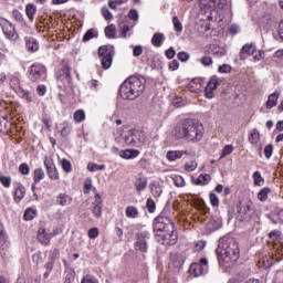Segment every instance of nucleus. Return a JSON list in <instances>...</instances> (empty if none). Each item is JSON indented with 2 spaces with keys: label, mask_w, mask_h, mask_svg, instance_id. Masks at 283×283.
Segmentation results:
<instances>
[{
  "label": "nucleus",
  "mask_w": 283,
  "mask_h": 283,
  "mask_svg": "<svg viewBox=\"0 0 283 283\" xmlns=\"http://www.w3.org/2000/svg\"><path fill=\"white\" fill-rule=\"evenodd\" d=\"M154 233L157 242L164 244L165 247H174L178 242V232L176 231V226L169 217L159 216L155 218Z\"/></svg>",
  "instance_id": "1"
},
{
  "label": "nucleus",
  "mask_w": 283,
  "mask_h": 283,
  "mask_svg": "<svg viewBox=\"0 0 283 283\" xmlns=\"http://www.w3.org/2000/svg\"><path fill=\"white\" fill-rule=\"evenodd\" d=\"M217 254L221 266L235 264V261L240 260V245L235 238L226 235L219 239Z\"/></svg>",
  "instance_id": "2"
},
{
  "label": "nucleus",
  "mask_w": 283,
  "mask_h": 283,
  "mask_svg": "<svg viewBox=\"0 0 283 283\" xmlns=\"http://www.w3.org/2000/svg\"><path fill=\"white\" fill-rule=\"evenodd\" d=\"M172 136L178 139L184 138L188 143H200L205 136V126L191 119H184L176 125Z\"/></svg>",
  "instance_id": "3"
},
{
  "label": "nucleus",
  "mask_w": 283,
  "mask_h": 283,
  "mask_svg": "<svg viewBox=\"0 0 283 283\" xmlns=\"http://www.w3.org/2000/svg\"><path fill=\"white\" fill-rule=\"evenodd\" d=\"M147 80L140 75L130 76L126 80L119 90L122 98L126 101H136L145 92Z\"/></svg>",
  "instance_id": "4"
},
{
  "label": "nucleus",
  "mask_w": 283,
  "mask_h": 283,
  "mask_svg": "<svg viewBox=\"0 0 283 283\" xmlns=\"http://www.w3.org/2000/svg\"><path fill=\"white\" fill-rule=\"evenodd\" d=\"M45 78V66L41 64H32L29 70V80L32 83H39Z\"/></svg>",
  "instance_id": "5"
},
{
  "label": "nucleus",
  "mask_w": 283,
  "mask_h": 283,
  "mask_svg": "<svg viewBox=\"0 0 283 283\" xmlns=\"http://www.w3.org/2000/svg\"><path fill=\"white\" fill-rule=\"evenodd\" d=\"M207 271H209V260L207 259H201L200 263H192L189 269V273L193 277H200Z\"/></svg>",
  "instance_id": "6"
},
{
  "label": "nucleus",
  "mask_w": 283,
  "mask_h": 283,
  "mask_svg": "<svg viewBox=\"0 0 283 283\" xmlns=\"http://www.w3.org/2000/svg\"><path fill=\"white\" fill-rule=\"evenodd\" d=\"M240 54H248L249 56H253V61H262L264 59V51H258L255 44L253 43L243 45Z\"/></svg>",
  "instance_id": "7"
},
{
  "label": "nucleus",
  "mask_w": 283,
  "mask_h": 283,
  "mask_svg": "<svg viewBox=\"0 0 283 283\" xmlns=\"http://www.w3.org/2000/svg\"><path fill=\"white\" fill-rule=\"evenodd\" d=\"M1 28L6 39H9V41H17L19 39V33L17 32L14 24H12L10 21L4 20L1 23Z\"/></svg>",
  "instance_id": "8"
},
{
  "label": "nucleus",
  "mask_w": 283,
  "mask_h": 283,
  "mask_svg": "<svg viewBox=\"0 0 283 283\" xmlns=\"http://www.w3.org/2000/svg\"><path fill=\"white\" fill-rule=\"evenodd\" d=\"M147 240H149V232H139L136 235L135 250L142 253H147Z\"/></svg>",
  "instance_id": "9"
},
{
  "label": "nucleus",
  "mask_w": 283,
  "mask_h": 283,
  "mask_svg": "<svg viewBox=\"0 0 283 283\" xmlns=\"http://www.w3.org/2000/svg\"><path fill=\"white\" fill-rule=\"evenodd\" d=\"M44 167L48 171V176L51 180H59V170L56 169V166L54 163L50 161L48 158L44 159Z\"/></svg>",
  "instance_id": "10"
},
{
  "label": "nucleus",
  "mask_w": 283,
  "mask_h": 283,
  "mask_svg": "<svg viewBox=\"0 0 283 283\" xmlns=\"http://www.w3.org/2000/svg\"><path fill=\"white\" fill-rule=\"evenodd\" d=\"M238 213L241 217V220H251V205L249 203H239L237 206Z\"/></svg>",
  "instance_id": "11"
},
{
  "label": "nucleus",
  "mask_w": 283,
  "mask_h": 283,
  "mask_svg": "<svg viewBox=\"0 0 283 283\" xmlns=\"http://www.w3.org/2000/svg\"><path fill=\"white\" fill-rule=\"evenodd\" d=\"M93 214L95 218H101L103 216V198L98 192L95 193V200L93 201Z\"/></svg>",
  "instance_id": "12"
},
{
  "label": "nucleus",
  "mask_w": 283,
  "mask_h": 283,
  "mask_svg": "<svg viewBox=\"0 0 283 283\" xmlns=\"http://www.w3.org/2000/svg\"><path fill=\"white\" fill-rule=\"evenodd\" d=\"M52 240V234L45 230V228H39L38 230V242H41L43 247H48Z\"/></svg>",
  "instance_id": "13"
},
{
  "label": "nucleus",
  "mask_w": 283,
  "mask_h": 283,
  "mask_svg": "<svg viewBox=\"0 0 283 283\" xmlns=\"http://www.w3.org/2000/svg\"><path fill=\"white\" fill-rule=\"evenodd\" d=\"M136 134L137 130H127L123 134V140L126 145H130L132 147H136Z\"/></svg>",
  "instance_id": "14"
},
{
  "label": "nucleus",
  "mask_w": 283,
  "mask_h": 283,
  "mask_svg": "<svg viewBox=\"0 0 283 283\" xmlns=\"http://www.w3.org/2000/svg\"><path fill=\"white\" fill-rule=\"evenodd\" d=\"M182 156H189V150H169L166 155L167 160L174 163V160H179Z\"/></svg>",
  "instance_id": "15"
},
{
  "label": "nucleus",
  "mask_w": 283,
  "mask_h": 283,
  "mask_svg": "<svg viewBox=\"0 0 283 283\" xmlns=\"http://www.w3.org/2000/svg\"><path fill=\"white\" fill-rule=\"evenodd\" d=\"M120 158L124 160H134V158H138L140 156V150L138 149H125L119 151Z\"/></svg>",
  "instance_id": "16"
},
{
  "label": "nucleus",
  "mask_w": 283,
  "mask_h": 283,
  "mask_svg": "<svg viewBox=\"0 0 283 283\" xmlns=\"http://www.w3.org/2000/svg\"><path fill=\"white\" fill-rule=\"evenodd\" d=\"M56 205H60V207H67V205H72V197L67 193H59L55 198Z\"/></svg>",
  "instance_id": "17"
},
{
  "label": "nucleus",
  "mask_w": 283,
  "mask_h": 283,
  "mask_svg": "<svg viewBox=\"0 0 283 283\" xmlns=\"http://www.w3.org/2000/svg\"><path fill=\"white\" fill-rule=\"evenodd\" d=\"M23 198H25V187L19 184L18 187L15 188L13 200L14 202H20L21 200H23Z\"/></svg>",
  "instance_id": "18"
},
{
  "label": "nucleus",
  "mask_w": 283,
  "mask_h": 283,
  "mask_svg": "<svg viewBox=\"0 0 283 283\" xmlns=\"http://www.w3.org/2000/svg\"><path fill=\"white\" fill-rule=\"evenodd\" d=\"M280 98V93L275 92L269 95L268 101L265 103L268 109H273L275 105H277V101Z\"/></svg>",
  "instance_id": "19"
},
{
  "label": "nucleus",
  "mask_w": 283,
  "mask_h": 283,
  "mask_svg": "<svg viewBox=\"0 0 283 283\" xmlns=\"http://www.w3.org/2000/svg\"><path fill=\"white\" fill-rule=\"evenodd\" d=\"M199 8L205 12L208 10H213V8H216V0H200Z\"/></svg>",
  "instance_id": "20"
},
{
  "label": "nucleus",
  "mask_w": 283,
  "mask_h": 283,
  "mask_svg": "<svg viewBox=\"0 0 283 283\" xmlns=\"http://www.w3.org/2000/svg\"><path fill=\"white\" fill-rule=\"evenodd\" d=\"M45 179V171L43 170V168H36L33 171V182L35 185H39V182H41V180Z\"/></svg>",
  "instance_id": "21"
},
{
  "label": "nucleus",
  "mask_w": 283,
  "mask_h": 283,
  "mask_svg": "<svg viewBox=\"0 0 283 283\" xmlns=\"http://www.w3.org/2000/svg\"><path fill=\"white\" fill-rule=\"evenodd\" d=\"M119 31L123 39H127V36H132V28L126 22L119 23Z\"/></svg>",
  "instance_id": "22"
},
{
  "label": "nucleus",
  "mask_w": 283,
  "mask_h": 283,
  "mask_svg": "<svg viewBox=\"0 0 283 283\" xmlns=\"http://www.w3.org/2000/svg\"><path fill=\"white\" fill-rule=\"evenodd\" d=\"M70 67L69 66H65L64 69L60 70L57 73H56V78L59 81H70Z\"/></svg>",
  "instance_id": "23"
},
{
  "label": "nucleus",
  "mask_w": 283,
  "mask_h": 283,
  "mask_svg": "<svg viewBox=\"0 0 283 283\" xmlns=\"http://www.w3.org/2000/svg\"><path fill=\"white\" fill-rule=\"evenodd\" d=\"M25 45H27V50H29V52H38L39 51V42L34 38H29L27 40Z\"/></svg>",
  "instance_id": "24"
},
{
  "label": "nucleus",
  "mask_w": 283,
  "mask_h": 283,
  "mask_svg": "<svg viewBox=\"0 0 283 283\" xmlns=\"http://www.w3.org/2000/svg\"><path fill=\"white\" fill-rule=\"evenodd\" d=\"M113 61H114V56L112 55V53H107L102 57V67L104 70H109L112 67Z\"/></svg>",
  "instance_id": "25"
},
{
  "label": "nucleus",
  "mask_w": 283,
  "mask_h": 283,
  "mask_svg": "<svg viewBox=\"0 0 283 283\" xmlns=\"http://www.w3.org/2000/svg\"><path fill=\"white\" fill-rule=\"evenodd\" d=\"M269 193H271V188L269 187L262 188L258 192L256 198L258 200H260V202H266V200H269Z\"/></svg>",
  "instance_id": "26"
},
{
  "label": "nucleus",
  "mask_w": 283,
  "mask_h": 283,
  "mask_svg": "<svg viewBox=\"0 0 283 283\" xmlns=\"http://www.w3.org/2000/svg\"><path fill=\"white\" fill-rule=\"evenodd\" d=\"M25 14L30 21H34V14H36V6L34 3L27 4Z\"/></svg>",
  "instance_id": "27"
},
{
  "label": "nucleus",
  "mask_w": 283,
  "mask_h": 283,
  "mask_svg": "<svg viewBox=\"0 0 283 283\" xmlns=\"http://www.w3.org/2000/svg\"><path fill=\"white\" fill-rule=\"evenodd\" d=\"M164 41H165V34L163 33H155L151 38V44L154 45V48H160Z\"/></svg>",
  "instance_id": "28"
},
{
  "label": "nucleus",
  "mask_w": 283,
  "mask_h": 283,
  "mask_svg": "<svg viewBox=\"0 0 283 283\" xmlns=\"http://www.w3.org/2000/svg\"><path fill=\"white\" fill-rule=\"evenodd\" d=\"M135 189L137 191H145L147 189V179L145 177H139L135 181Z\"/></svg>",
  "instance_id": "29"
},
{
  "label": "nucleus",
  "mask_w": 283,
  "mask_h": 283,
  "mask_svg": "<svg viewBox=\"0 0 283 283\" xmlns=\"http://www.w3.org/2000/svg\"><path fill=\"white\" fill-rule=\"evenodd\" d=\"M211 182V175L209 174H202L198 177L196 185H209Z\"/></svg>",
  "instance_id": "30"
},
{
  "label": "nucleus",
  "mask_w": 283,
  "mask_h": 283,
  "mask_svg": "<svg viewBox=\"0 0 283 283\" xmlns=\"http://www.w3.org/2000/svg\"><path fill=\"white\" fill-rule=\"evenodd\" d=\"M105 36L107 39H116V25L109 24L105 28Z\"/></svg>",
  "instance_id": "31"
},
{
  "label": "nucleus",
  "mask_w": 283,
  "mask_h": 283,
  "mask_svg": "<svg viewBox=\"0 0 283 283\" xmlns=\"http://www.w3.org/2000/svg\"><path fill=\"white\" fill-rule=\"evenodd\" d=\"M72 134V125L67 122L63 123V128L60 130V135L65 138Z\"/></svg>",
  "instance_id": "32"
},
{
  "label": "nucleus",
  "mask_w": 283,
  "mask_h": 283,
  "mask_svg": "<svg viewBox=\"0 0 283 283\" xmlns=\"http://www.w3.org/2000/svg\"><path fill=\"white\" fill-rule=\"evenodd\" d=\"M138 208L134 207V206H128L126 208V218H133L136 219L138 218Z\"/></svg>",
  "instance_id": "33"
},
{
  "label": "nucleus",
  "mask_w": 283,
  "mask_h": 283,
  "mask_svg": "<svg viewBox=\"0 0 283 283\" xmlns=\"http://www.w3.org/2000/svg\"><path fill=\"white\" fill-rule=\"evenodd\" d=\"M249 140L252 145H258L260 143V132L254 128L249 136Z\"/></svg>",
  "instance_id": "34"
},
{
  "label": "nucleus",
  "mask_w": 283,
  "mask_h": 283,
  "mask_svg": "<svg viewBox=\"0 0 283 283\" xmlns=\"http://www.w3.org/2000/svg\"><path fill=\"white\" fill-rule=\"evenodd\" d=\"M253 180H254L255 187H262V185H264V177H262V172L260 171H255L253 174Z\"/></svg>",
  "instance_id": "35"
},
{
  "label": "nucleus",
  "mask_w": 283,
  "mask_h": 283,
  "mask_svg": "<svg viewBox=\"0 0 283 283\" xmlns=\"http://www.w3.org/2000/svg\"><path fill=\"white\" fill-rule=\"evenodd\" d=\"M73 118H74L75 123H83V120H85V111L84 109H77L74 113Z\"/></svg>",
  "instance_id": "36"
},
{
  "label": "nucleus",
  "mask_w": 283,
  "mask_h": 283,
  "mask_svg": "<svg viewBox=\"0 0 283 283\" xmlns=\"http://www.w3.org/2000/svg\"><path fill=\"white\" fill-rule=\"evenodd\" d=\"M95 36H98V32L94 29H91V30L86 31L82 41L87 42V41H91V39H95Z\"/></svg>",
  "instance_id": "37"
},
{
  "label": "nucleus",
  "mask_w": 283,
  "mask_h": 283,
  "mask_svg": "<svg viewBox=\"0 0 283 283\" xmlns=\"http://www.w3.org/2000/svg\"><path fill=\"white\" fill-rule=\"evenodd\" d=\"M6 242H8V234L6 233L3 223H0V247H3Z\"/></svg>",
  "instance_id": "38"
},
{
  "label": "nucleus",
  "mask_w": 283,
  "mask_h": 283,
  "mask_svg": "<svg viewBox=\"0 0 283 283\" xmlns=\"http://www.w3.org/2000/svg\"><path fill=\"white\" fill-rule=\"evenodd\" d=\"M172 25L175 32H182V22H180V19L176 15L172 18Z\"/></svg>",
  "instance_id": "39"
},
{
  "label": "nucleus",
  "mask_w": 283,
  "mask_h": 283,
  "mask_svg": "<svg viewBox=\"0 0 283 283\" xmlns=\"http://www.w3.org/2000/svg\"><path fill=\"white\" fill-rule=\"evenodd\" d=\"M201 65H205V67H209V65H213V57L206 55L200 59Z\"/></svg>",
  "instance_id": "40"
},
{
  "label": "nucleus",
  "mask_w": 283,
  "mask_h": 283,
  "mask_svg": "<svg viewBox=\"0 0 283 283\" xmlns=\"http://www.w3.org/2000/svg\"><path fill=\"white\" fill-rule=\"evenodd\" d=\"M184 169L186 171H196V169H198V163L196 161L186 163L184 166Z\"/></svg>",
  "instance_id": "41"
},
{
  "label": "nucleus",
  "mask_w": 283,
  "mask_h": 283,
  "mask_svg": "<svg viewBox=\"0 0 283 283\" xmlns=\"http://www.w3.org/2000/svg\"><path fill=\"white\" fill-rule=\"evenodd\" d=\"M0 182L8 189L10 185H12V178L8 176H0Z\"/></svg>",
  "instance_id": "42"
},
{
  "label": "nucleus",
  "mask_w": 283,
  "mask_h": 283,
  "mask_svg": "<svg viewBox=\"0 0 283 283\" xmlns=\"http://www.w3.org/2000/svg\"><path fill=\"white\" fill-rule=\"evenodd\" d=\"M21 97L27 101V103H32V93L30 91L21 90Z\"/></svg>",
  "instance_id": "43"
},
{
  "label": "nucleus",
  "mask_w": 283,
  "mask_h": 283,
  "mask_svg": "<svg viewBox=\"0 0 283 283\" xmlns=\"http://www.w3.org/2000/svg\"><path fill=\"white\" fill-rule=\"evenodd\" d=\"M146 207L149 213H154V211H156V202L154 201V199H147Z\"/></svg>",
  "instance_id": "44"
},
{
  "label": "nucleus",
  "mask_w": 283,
  "mask_h": 283,
  "mask_svg": "<svg viewBox=\"0 0 283 283\" xmlns=\"http://www.w3.org/2000/svg\"><path fill=\"white\" fill-rule=\"evenodd\" d=\"M230 154H233V146L227 145V146L223 148V150H222V153H221V155H220V158H226V156H230Z\"/></svg>",
  "instance_id": "45"
},
{
  "label": "nucleus",
  "mask_w": 283,
  "mask_h": 283,
  "mask_svg": "<svg viewBox=\"0 0 283 283\" xmlns=\"http://www.w3.org/2000/svg\"><path fill=\"white\" fill-rule=\"evenodd\" d=\"M218 84H219L218 78L211 77L206 87H208V90H214L216 91V90H218Z\"/></svg>",
  "instance_id": "46"
},
{
  "label": "nucleus",
  "mask_w": 283,
  "mask_h": 283,
  "mask_svg": "<svg viewBox=\"0 0 283 283\" xmlns=\"http://www.w3.org/2000/svg\"><path fill=\"white\" fill-rule=\"evenodd\" d=\"M271 220L273 224H280V222H283V210H280Z\"/></svg>",
  "instance_id": "47"
},
{
  "label": "nucleus",
  "mask_w": 283,
  "mask_h": 283,
  "mask_svg": "<svg viewBox=\"0 0 283 283\" xmlns=\"http://www.w3.org/2000/svg\"><path fill=\"white\" fill-rule=\"evenodd\" d=\"M270 240H280L282 238V231L273 230L269 233Z\"/></svg>",
  "instance_id": "48"
},
{
  "label": "nucleus",
  "mask_w": 283,
  "mask_h": 283,
  "mask_svg": "<svg viewBox=\"0 0 283 283\" xmlns=\"http://www.w3.org/2000/svg\"><path fill=\"white\" fill-rule=\"evenodd\" d=\"M34 216H36V212L33 209H27L24 211V220H34Z\"/></svg>",
  "instance_id": "49"
},
{
  "label": "nucleus",
  "mask_w": 283,
  "mask_h": 283,
  "mask_svg": "<svg viewBox=\"0 0 283 283\" xmlns=\"http://www.w3.org/2000/svg\"><path fill=\"white\" fill-rule=\"evenodd\" d=\"M62 169L66 171V174H70L72 171V164L67 159L62 160Z\"/></svg>",
  "instance_id": "50"
},
{
  "label": "nucleus",
  "mask_w": 283,
  "mask_h": 283,
  "mask_svg": "<svg viewBox=\"0 0 283 283\" xmlns=\"http://www.w3.org/2000/svg\"><path fill=\"white\" fill-rule=\"evenodd\" d=\"M102 14L106 21H112L113 15L107 7L102 8Z\"/></svg>",
  "instance_id": "51"
},
{
  "label": "nucleus",
  "mask_w": 283,
  "mask_h": 283,
  "mask_svg": "<svg viewBox=\"0 0 283 283\" xmlns=\"http://www.w3.org/2000/svg\"><path fill=\"white\" fill-rule=\"evenodd\" d=\"M92 190V178H86L84 181V193L87 195Z\"/></svg>",
  "instance_id": "52"
},
{
  "label": "nucleus",
  "mask_w": 283,
  "mask_h": 283,
  "mask_svg": "<svg viewBox=\"0 0 283 283\" xmlns=\"http://www.w3.org/2000/svg\"><path fill=\"white\" fill-rule=\"evenodd\" d=\"M264 156L268 159L271 158V156H273V144H269V145L265 146Z\"/></svg>",
  "instance_id": "53"
},
{
  "label": "nucleus",
  "mask_w": 283,
  "mask_h": 283,
  "mask_svg": "<svg viewBox=\"0 0 283 283\" xmlns=\"http://www.w3.org/2000/svg\"><path fill=\"white\" fill-rule=\"evenodd\" d=\"M19 171L22 174V176H28L30 174V166H28V164H21L19 166Z\"/></svg>",
  "instance_id": "54"
},
{
  "label": "nucleus",
  "mask_w": 283,
  "mask_h": 283,
  "mask_svg": "<svg viewBox=\"0 0 283 283\" xmlns=\"http://www.w3.org/2000/svg\"><path fill=\"white\" fill-rule=\"evenodd\" d=\"M209 198L212 207H218L220 205V199H218V195L211 192Z\"/></svg>",
  "instance_id": "55"
},
{
  "label": "nucleus",
  "mask_w": 283,
  "mask_h": 283,
  "mask_svg": "<svg viewBox=\"0 0 283 283\" xmlns=\"http://www.w3.org/2000/svg\"><path fill=\"white\" fill-rule=\"evenodd\" d=\"M99 231L98 228H92L88 230V238H91L92 240L98 238Z\"/></svg>",
  "instance_id": "56"
},
{
  "label": "nucleus",
  "mask_w": 283,
  "mask_h": 283,
  "mask_svg": "<svg viewBox=\"0 0 283 283\" xmlns=\"http://www.w3.org/2000/svg\"><path fill=\"white\" fill-rule=\"evenodd\" d=\"M218 72H220V74H227V73L231 72V65L223 64V65L219 66Z\"/></svg>",
  "instance_id": "57"
},
{
  "label": "nucleus",
  "mask_w": 283,
  "mask_h": 283,
  "mask_svg": "<svg viewBox=\"0 0 283 283\" xmlns=\"http://www.w3.org/2000/svg\"><path fill=\"white\" fill-rule=\"evenodd\" d=\"M212 52L214 56H224L227 54V52L223 49H220L218 46H213Z\"/></svg>",
  "instance_id": "58"
},
{
  "label": "nucleus",
  "mask_w": 283,
  "mask_h": 283,
  "mask_svg": "<svg viewBox=\"0 0 283 283\" xmlns=\"http://www.w3.org/2000/svg\"><path fill=\"white\" fill-rule=\"evenodd\" d=\"M177 59H179V61H181L182 63H186V61L189 59V53L187 52H179L177 54Z\"/></svg>",
  "instance_id": "59"
},
{
  "label": "nucleus",
  "mask_w": 283,
  "mask_h": 283,
  "mask_svg": "<svg viewBox=\"0 0 283 283\" xmlns=\"http://www.w3.org/2000/svg\"><path fill=\"white\" fill-rule=\"evenodd\" d=\"M207 247V243L205 241H197L195 243V251H202Z\"/></svg>",
  "instance_id": "60"
},
{
  "label": "nucleus",
  "mask_w": 283,
  "mask_h": 283,
  "mask_svg": "<svg viewBox=\"0 0 283 283\" xmlns=\"http://www.w3.org/2000/svg\"><path fill=\"white\" fill-rule=\"evenodd\" d=\"M175 185L176 187H185L186 182H185V178L178 176L175 178Z\"/></svg>",
  "instance_id": "61"
},
{
  "label": "nucleus",
  "mask_w": 283,
  "mask_h": 283,
  "mask_svg": "<svg viewBox=\"0 0 283 283\" xmlns=\"http://www.w3.org/2000/svg\"><path fill=\"white\" fill-rule=\"evenodd\" d=\"M13 18L15 21H19V23H22L23 21V14L19 12V10H13Z\"/></svg>",
  "instance_id": "62"
},
{
  "label": "nucleus",
  "mask_w": 283,
  "mask_h": 283,
  "mask_svg": "<svg viewBox=\"0 0 283 283\" xmlns=\"http://www.w3.org/2000/svg\"><path fill=\"white\" fill-rule=\"evenodd\" d=\"M143 54V46L142 45H136L133 50V55L134 56H140Z\"/></svg>",
  "instance_id": "63"
},
{
  "label": "nucleus",
  "mask_w": 283,
  "mask_h": 283,
  "mask_svg": "<svg viewBox=\"0 0 283 283\" xmlns=\"http://www.w3.org/2000/svg\"><path fill=\"white\" fill-rule=\"evenodd\" d=\"M81 283H98V281L92 276H85L82 279Z\"/></svg>",
  "instance_id": "64"
}]
</instances>
